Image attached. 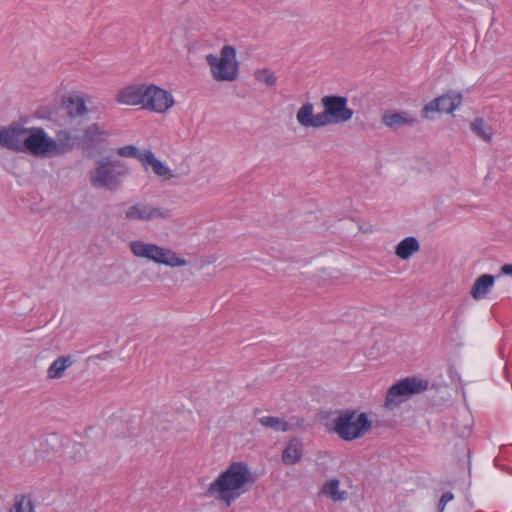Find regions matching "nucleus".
I'll return each mask as SVG.
<instances>
[{
  "instance_id": "obj_1",
  "label": "nucleus",
  "mask_w": 512,
  "mask_h": 512,
  "mask_svg": "<svg viewBox=\"0 0 512 512\" xmlns=\"http://www.w3.org/2000/svg\"><path fill=\"white\" fill-rule=\"evenodd\" d=\"M253 482L251 473L243 463H232L210 485L208 492L230 506L231 502L247 491Z\"/></svg>"
},
{
  "instance_id": "obj_2",
  "label": "nucleus",
  "mask_w": 512,
  "mask_h": 512,
  "mask_svg": "<svg viewBox=\"0 0 512 512\" xmlns=\"http://www.w3.org/2000/svg\"><path fill=\"white\" fill-rule=\"evenodd\" d=\"M329 429L344 441L363 438L372 429V420L365 412L343 410L330 420Z\"/></svg>"
},
{
  "instance_id": "obj_3",
  "label": "nucleus",
  "mask_w": 512,
  "mask_h": 512,
  "mask_svg": "<svg viewBox=\"0 0 512 512\" xmlns=\"http://www.w3.org/2000/svg\"><path fill=\"white\" fill-rule=\"evenodd\" d=\"M128 174L129 168L124 162L103 158L98 160L89 172V181L96 189L115 191Z\"/></svg>"
},
{
  "instance_id": "obj_4",
  "label": "nucleus",
  "mask_w": 512,
  "mask_h": 512,
  "mask_svg": "<svg viewBox=\"0 0 512 512\" xmlns=\"http://www.w3.org/2000/svg\"><path fill=\"white\" fill-rule=\"evenodd\" d=\"M131 253L137 258H144L157 264L169 267H181L187 264L186 260L168 248L160 247L154 243L134 240L129 243Z\"/></svg>"
},
{
  "instance_id": "obj_5",
  "label": "nucleus",
  "mask_w": 512,
  "mask_h": 512,
  "mask_svg": "<svg viewBox=\"0 0 512 512\" xmlns=\"http://www.w3.org/2000/svg\"><path fill=\"white\" fill-rule=\"evenodd\" d=\"M206 61L210 66L211 75L219 82H232L237 79L239 65L236 60V50L233 46L225 45L220 51V56L208 54Z\"/></svg>"
},
{
  "instance_id": "obj_6",
  "label": "nucleus",
  "mask_w": 512,
  "mask_h": 512,
  "mask_svg": "<svg viewBox=\"0 0 512 512\" xmlns=\"http://www.w3.org/2000/svg\"><path fill=\"white\" fill-rule=\"evenodd\" d=\"M56 145L54 138L41 127H32L25 129L23 141V153H28L38 158L55 157L54 149Z\"/></svg>"
},
{
  "instance_id": "obj_7",
  "label": "nucleus",
  "mask_w": 512,
  "mask_h": 512,
  "mask_svg": "<svg viewBox=\"0 0 512 512\" xmlns=\"http://www.w3.org/2000/svg\"><path fill=\"white\" fill-rule=\"evenodd\" d=\"M429 382L417 377L405 378L392 385L386 395L385 407L394 410L409 397L427 390Z\"/></svg>"
},
{
  "instance_id": "obj_8",
  "label": "nucleus",
  "mask_w": 512,
  "mask_h": 512,
  "mask_svg": "<svg viewBox=\"0 0 512 512\" xmlns=\"http://www.w3.org/2000/svg\"><path fill=\"white\" fill-rule=\"evenodd\" d=\"M324 108L325 126L331 123H346L354 115V111L348 107V99L340 95H326L321 99Z\"/></svg>"
},
{
  "instance_id": "obj_9",
  "label": "nucleus",
  "mask_w": 512,
  "mask_h": 512,
  "mask_svg": "<svg viewBox=\"0 0 512 512\" xmlns=\"http://www.w3.org/2000/svg\"><path fill=\"white\" fill-rule=\"evenodd\" d=\"M124 214L125 218L131 221L153 222L170 219L172 210L145 202H138L129 206Z\"/></svg>"
},
{
  "instance_id": "obj_10",
  "label": "nucleus",
  "mask_w": 512,
  "mask_h": 512,
  "mask_svg": "<svg viewBox=\"0 0 512 512\" xmlns=\"http://www.w3.org/2000/svg\"><path fill=\"white\" fill-rule=\"evenodd\" d=\"M145 91L143 109L164 113L174 105L172 94L156 85L147 84Z\"/></svg>"
},
{
  "instance_id": "obj_11",
  "label": "nucleus",
  "mask_w": 512,
  "mask_h": 512,
  "mask_svg": "<svg viewBox=\"0 0 512 512\" xmlns=\"http://www.w3.org/2000/svg\"><path fill=\"white\" fill-rule=\"evenodd\" d=\"M25 129L18 124L0 126V148L22 152Z\"/></svg>"
},
{
  "instance_id": "obj_12",
  "label": "nucleus",
  "mask_w": 512,
  "mask_h": 512,
  "mask_svg": "<svg viewBox=\"0 0 512 512\" xmlns=\"http://www.w3.org/2000/svg\"><path fill=\"white\" fill-rule=\"evenodd\" d=\"M461 103L462 95L459 92L451 91L427 103L423 108V114L427 116L433 112L452 113Z\"/></svg>"
},
{
  "instance_id": "obj_13",
  "label": "nucleus",
  "mask_w": 512,
  "mask_h": 512,
  "mask_svg": "<svg viewBox=\"0 0 512 512\" xmlns=\"http://www.w3.org/2000/svg\"><path fill=\"white\" fill-rule=\"evenodd\" d=\"M147 84H131L118 90L115 99L118 103L128 106H140L144 101Z\"/></svg>"
},
{
  "instance_id": "obj_14",
  "label": "nucleus",
  "mask_w": 512,
  "mask_h": 512,
  "mask_svg": "<svg viewBox=\"0 0 512 512\" xmlns=\"http://www.w3.org/2000/svg\"><path fill=\"white\" fill-rule=\"evenodd\" d=\"M297 122L304 128H320L325 126V116L321 113L314 114V106L308 102L303 104L296 114Z\"/></svg>"
},
{
  "instance_id": "obj_15",
  "label": "nucleus",
  "mask_w": 512,
  "mask_h": 512,
  "mask_svg": "<svg viewBox=\"0 0 512 512\" xmlns=\"http://www.w3.org/2000/svg\"><path fill=\"white\" fill-rule=\"evenodd\" d=\"M143 168L147 170L149 167L152 171L163 180H170L175 177L173 171L161 160H159L151 150H146L144 155Z\"/></svg>"
},
{
  "instance_id": "obj_16",
  "label": "nucleus",
  "mask_w": 512,
  "mask_h": 512,
  "mask_svg": "<svg viewBox=\"0 0 512 512\" xmlns=\"http://www.w3.org/2000/svg\"><path fill=\"white\" fill-rule=\"evenodd\" d=\"M495 284V277L491 274H482L474 281L470 289L471 297L476 300H483L487 297Z\"/></svg>"
},
{
  "instance_id": "obj_17",
  "label": "nucleus",
  "mask_w": 512,
  "mask_h": 512,
  "mask_svg": "<svg viewBox=\"0 0 512 512\" xmlns=\"http://www.w3.org/2000/svg\"><path fill=\"white\" fill-rule=\"evenodd\" d=\"M382 123L392 129L413 125L416 119L407 112H385L382 116Z\"/></svg>"
},
{
  "instance_id": "obj_18",
  "label": "nucleus",
  "mask_w": 512,
  "mask_h": 512,
  "mask_svg": "<svg viewBox=\"0 0 512 512\" xmlns=\"http://www.w3.org/2000/svg\"><path fill=\"white\" fill-rule=\"evenodd\" d=\"M67 113L71 117H81L87 113L86 103L79 95H69L63 100Z\"/></svg>"
},
{
  "instance_id": "obj_19",
  "label": "nucleus",
  "mask_w": 512,
  "mask_h": 512,
  "mask_svg": "<svg viewBox=\"0 0 512 512\" xmlns=\"http://www.w3.org/2000/svg\"><path fill=\"white\" fill-rule=\"evenodd\" d=\"M420 250L419 241L413 237H406L401 240L396 248L395 254L402 260H408L413 254L417 253Z\"/></svg>"
},
{
  "instance_id": "obj_20",
  "label": "nucleus",
  "mask_w": 512,
  "mask_h": 512,
  "mask_svg": "<svg viewBox=\"0 0 512 512\" xmlns=\"http://www.w3.org/2000/svg\"><path fill=\"white\" fill-rule=\"evenodd\" d=\"M321 494L329 497L334 502L345 501L348 498L347 491L340 488V481L338 479L326 481L321 488Z\"/></svg>"
},
{
  "instance_id": "obj_21",
  "label": "nucleus",
  "mask_w": 512,
  "mask_h": 512,
  "mask_svg": "<svg viewBox=\"0 0 512 512\" xmlns=\"http://www.w3.org/2000/svg\"><path fill=\"white\" fill-rule=\"evenodd\" d=\"M54 143L56 145L54 149L55 157L61 156L74 148V138L68 130L58 131Z\"/></svg>"
},
{
  "instance_id": "obj_22",
  "label": "nucleus",
  "mask_w": 512,
  "mask_h": 512,
  "mask_svg": "<svg viewBox=\"0 0 512 512\" xmlns=\"http://www.w3.org/2000/svg\"><path fill=\"white\" fill-rule=\"evenodd\" d=\"M302 457V444L297 439L288 442L282 454V460L286 465H294L300 461Z\"/></svg>"
},
{
  "instance_id": "obj_23",
  "label": "nucleus",
  "mask_w": 512,
  "mask_h": 512,
  "mask_svg": "<svg viewBox=\"0 0 512 512\" xmlns=\"http://www.w3.org/2000/svg\"><path fill=\"white\" fill-rule=\"evenodd\" d=\"M73 364L72 356H62L57 358L47 370V377L49 379H56L62 377L65 370Z\"/></svg>"
},
{
  "instance_id": "obj_24",
  "label": "nucleus",
  "mask_w": 512,
  "mask_h": 512,
  "mask_svg": "<svg viewBox=\"0 0 512 512\" xmlns=\"http://www.w3.org/2000/svg\"><path fill=\"white\" fill-rule=\"evenodd\" d=\"M470 129L483 141L491 142L494 132L491 126L487 122H485L484 119H474L470 123Z\"/></svg>"
},
{
  "instance_id": "obj_25",
  "label": "nucleus",
  "mask_w": 512,
  "mask_h": 512,
  "mask_svg": "<svg viewBox=\"0 0 512 512\" xmlns=\"http://www.w3.org/2000/svg\"><path fill=\"white\" fill-rule=\"evenodd\" d=\"M262 426L271 428L275 431L285 432L288 430V423L283 418L263 416L259 419Z\"/></svg>"
},
{
  "instance_id": "obj_26",
  "label": "nucleus",
  "mask_w": 512,
  "mask_h": 512,
  "mask_svg": "<svg viewBox=\"0 0 512 512\" xmlns=\"http://www.w3.org/2000/svg\"><path fill=\"white\" fill-rule=\"evenodd\" d=\"M117 154L121 157L127 158H135L137 159L141 165L144 163V155H146V150L141 151L136 146L127 145L117 149Z\"/></svg>"
},
{
  "instance_id": "obj_27",
  "label": "nucleus",
  "mask_w": 512,
  "mask_h": 512,
  "mask_svg": "<svg viewBox=\"0 0 512 512\" xmlns=\"http://www.w3.org/2000/svg\"><path fill=\"white\" fill-rule=\"evenodd\" d=\"M254 77L258 82L263 83L269 87L275 86L277 82L275 73L268 68L257 69L254 72Z\"/></svg>"
},
{
  "instance_id": "obj_28",
  "label": "nucleus",
  "mask_w": 512,
  "mask_h": 512,
  "mask_svg": "<svg viewBox=\"0 0 512 512\" xmlns=\"http://www.w3.org/2000/svg\"><path fill=\"white\" fill-rule=\"evenodd\" d=\"M10 512H33L31 499L24 495L16 496Z\"/></svg>"
},
{
  "instance_id": "obj_29",
  "label": "nucleus",
  "mask_w": 512,
  "mask_h": 512,
  "mask_svg": "<svg viewBox=\"0 0 512 512\" xmlns=\"http://www.w3.org/2000/svg\"><path fill=\"white\" fill-rule=\"evenodd\" d=\"M107 136H108V133L106 131L102 130L101 127L96 123L89 125L84 130V138L87 141H96V140L102 139Z\"/></svg>"
},
{
  "instance_id": "obj_30",
  "label": "nucleus",
  "mask_w": 512,
  "mask_h": 512,
  "mask_svg": "<svg viewBox=\"0 0 512 512\" xmlns=\"http://www.w3.org/2000/svg\"><path fill=\"white\" fill-rule=\"evenodd\" d=\"M453 498H454V495L451 492H445L441 496L440 501H439V507H438L439 512H443L446 504L448 502L452 501Z\"/></svg>"
},
{
  "instance_id": "obj_31",
  "label": "nucleus",
  "mask_w": 512,
  "mask_h": 512,
  "mask_svg": "<svg viewBox=\"0 0 512 512\" xmlns=\"http://www.w3.org/2000/svg\"><path fill=\"white\" fill-rule=\"evenodd\" d=\"M501 273L504 275H512V264H504L501 267Z\"/></svg>"
}]
</instances>
